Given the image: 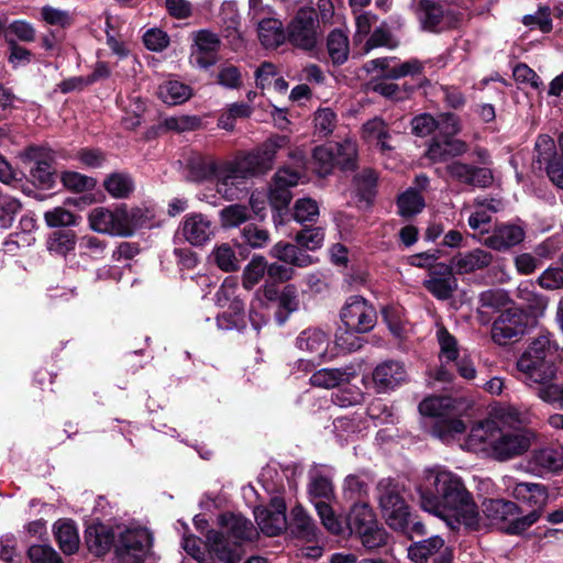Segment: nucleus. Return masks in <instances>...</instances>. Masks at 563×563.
Wrapping results in <instances>:
<instances>
[{
    "label": "nucleus",
    "instance_id": "nucleus-33",
    "mask_svg": "<svg viewBox=\"0 0 563 563\" xmlns=\"http://www.w3.org/2000/svg\"><path fill=\"white\" fill-rule=\"evenodd\" d=\"M54 534L63 553L70 555L79 549V534L73 521H57L54 526Z\"/></svg>",
    "mask_w": 563,
    "mask_h": 563
},
{
    "label": "nucleus",
    "instance_id": "nucleus-53",
    "mask_svg": "<svg viewBox=\"0 0 563 563\" xmlns=\"http://www.w3.org/2000/svg\"><path fill=\"white\" fill-rule=\"evenodd\" d=\"M437 338L440 345V358L448 362L456 361L459 356L456 339L444 327L438 329Z\"/></svg>",
    "mask_w": 563,
    "mask_h": 563
},
{
    "label": "nucleus",
    "instance_id": "nucleus-6",
    "mask_svg": "<svg viewBox=\"0 0 563 563\" xmlns=\"http://www.w3.org/2000/svg\"><path fill=\"white\" fill-rule=\"evenodd\" d=\"M419 412L434 419L432 434L444 442L465 431V423L456 417L450 397H428L419 405Z\"/></svg>",
    "mask_w": 563,
    "mask_h": 563
},
{
    "label": "nucleus",
    "instance_id": "nucleus-50",
    "mask_svg": "<svg viewBox=\"0 0 563 563\" xmlns=\"http://www.w3.org/2000/svg\"><path fill=\"white\" fill-rule=\"evenodd\" d=\"M344 498L354 503L364 501L368 495V483L356 475H349L343 485Z\"/></svg>",
    "mask_w": 563,
    "mask_h": 563
},
{
    "label": "nucleus",
    "instance_id": "nucleus-54",
    "mask_svg": "<svg viewBox=\"0 0 563 563\" xmlns=\"http://www.w3.org/2000/svg\"><path fill=\"white\" fill-rule=\"evenodd\" d=\"M217 82L227 89H240L243 85L241 70L231 64H223L219 67Z\"/></svg>",
    "mask_w": 563,
    "mask_h": 563
},
{
    "label": "nucleus",
    "instance_id": "nucleus-8",
    "mask_svg": "<svg viewBox=\"0 0 563 563\" xmlns=\"http://www.w3.org/2000/svg\"><path fill=\"white\" fill-rule=\"evenodd\" d=\"M404 488L391 478H383L376 487L377 500L386 523L396 531H407L409 507L404 498Z\"/></svg>",
    "mask_w": 563,
    "mask_h": 563
},
{
    "label": "nucleus",
    "instance_id": "nucleus-16",
    "mask_svg": "<svg viewBox=\"0 0 563 563\" xmlns=\"http://www.w3.org/2000/svg\"><path fill=\"white\" fill-rule=\"evenodd\" d=\"M258 529L267 537L279 536L287 529L286 504L282 498H273L267 506L254 509Z\"/></svg>",
    "mask_w": 563,
    "mask_h": 563
},
{
    "label": "nucleus",
    "instance_id": "nucleus-35",
    "mask_svg": "<svg viewBox=\"0 0 563 563\" xmlns=\"http://www.w3.org/2000/svg\"><path fill=\"white\" fill-rule=\"evenodd\" d=\"M516 297L527 305V308L536 314H542L548 308L549 300L545 296L537 292L531 283L519 284L516 289Z\"/></svg>",
    "mask_w": 563,
    "mask_h": 563
},
{
    "label": "nucleus",
    "instance_id": "nucleus-14",
    "mask_svg": "<svg viewBox=\"0 0 563 563\" xmlns=\"http://www.w3.org/2000/svg\"><path fill=\"white\" fill-rule=\"evenodd\" d=\"M190 64L200 69H208L219 62L221 48L220 36L208 29L191 34Z\"/></svg>",
    "mask_w": 563,
    "mask_h": 563
},
{
    "label": "nucleus",
    "instance_id": "nucleus-9",
    "mask_svg": "<svg viewBox=\"0 0 563 563\" xmlns=\"http://www.w3.org/2000/svg\"><path fill=\"white\" fill-rule=\"evenodd\" d=\"M346 526L367 549H377L386 544L387 532L379 526L373 508L366 501L353 504L346 517Z\"/></svg>",
    "mask_w": 563,
    "mask_h": 563
},
{
    "label": "nucleus",
    "instance_id": "nucleus-48",
    "mask_svg": "<svg viewBox=\"0 0 563 563\" xmlns=\"http://www.w3.org/2000/svg\"><path fill=\"white\" fill-rule=\"evenodd\" d=\"M397 205L399 214L412 217L423 209L424 200L418 191L409 189L399 196Z\"/></svg>",
    "mask_w": 563,
    "mask_h": 563
},
{
    "label": "nucleus",
    "instance_id": "nucleus-57",
    "mask_svg": "<svg viewBox=\"0 0 563 563\" xmlns=\"http://www.w3.org/2000/svg\"><path fill=\"white\" fill-rule=\"evenodd\" d=\"M60 180L67 189L76 192L91 190L97 185V181L93 178L85 176L77 172L63 173Z\"/></svg>",
    "mask_w": 563,
    "mask_h": 563
},
{
    "label": "nucleus",
    "instance_id": "nucleus-25",
    "mask_svg": "<svg viewBox=\"0 0 563 563\" xmlns=\"http://www.w3.org/2000/svg\"><path fill=\"white\" fill-rule=\"evenodd\" d=\"M330 338L327 332L318 328H309L299 333L296 346L313 358L322 360L329 346Z\"/></svg>",
    "mask_w": 563,
    "mask_h": 563
},
{
    "label": "nucleus",
    "instance_id": "nucleus-51",
    "mask_svg": "<svg viewBox=\"0 0 563 563\" xmlns=\"http://www.w3.org/2000/svg\"><path fill=\"white\" fill-rule=\"evenodd\" d=\"M363 133L366 139L376 140L383 151L390 150V146L386 143V140L389 137L388 130L382 119L374 118L368 120L363 125Z\"/></svg>",
    "mask_w": 563,
    "mask_h": 563
},
{
    "label": "nucleus",
    "instance_id": "nucleus-42",
    "mask_svg": "<svg viewBox=\"0 0 563 563\" xmlns=\"http://www.w3.org/2000/svg\"><path fill=\"white\" fill-rule=\"evenodd\" d=\"M328 52L334 64H343L349 56V40L341 30H333L328 36Z\"/></svg>",
    "mask_w": 563,
    "mask_h": 563
},
{
    "label": "nucleus",
    "instance_id": "nucleus-31",
    "mask_svg": "<svg viewBox=\"0 0 563 563\" xmlns=\"http://www.w3.org/2000/svg\"><path fill=\"white\" fill-rule=\"evenodd\" d=\"M257 35L261 44L266 48H276L286 40V31L280 20L275 16L258 23Z\"/></svg>",
    "mask_w": 563,
    "mask_h": 563
},
{
    "label": "nucleus",
    "instance_id": "nucleus-7",
    "mask_svg": "<svg viewBox=\"0 0 563 563\" xmlns=\"http://www.w3.org/2000/svg\"><path fill=\"white\" fill-rule=\"evenodd\" d=\"M482 511L492 525L498 526L508 534H521L538 521V512L520 516V509L514 501L486 499Z\"/></svg>",
    "mask_w": 563,
    "mask_h": 563
},
{
    "label": "nucleus",
    "instance_id": "nucleus-12",
    "mask_svg": "<svg viewBox=\"0 0 563 563\" xmlns=\"http://www.w3.org/2000/svg\"><path fill=\"white\" fill-rule=\"evenodd\" d=\"M527 317L517 309L503 311L493 322L490 336L495 344L506 346L518 342L526 333Z\"/></svg>",
    "mask_w": 563,
    "mask_h": 563
},
{
    "label": "nucleus",
    "instance_id": "nucleus-15",
    "mask_svg": "<svg viewBox=\"0 0 563 563\" xmlns=\"http://www.w3.org/2000/svg\"><path fill=\"white\" fill-rule=\"evenodd\" d=\"M344 325L354 332H368L376 323V311L361 296H351L341 310Z\"/></svg>",
    "mask_w": 563,
    "mask_h": 563
},
{
    "label": "nucleus",
    "instance_id": "nucleus-39",
    "mask_svg": "<svg viewBox=\"0 0 563 563\" xmlns=\"http://www.w3.org/2000/svg\"><path fill=\"white\" fill-rule=\"evenodd\" d=\"M103 186L108 194L117 199L126 198L134 190V183L130 175L124 173H113L109 175Z\"/></svg>",
    "mask_w": 563,
    "mask_h": 563
},
{
    "label": "nucleus",
    "instance_id": "nucleus-46",
    "mask_svg": "<svg viewBox=\"0 0 563 563\" xmlns=\"http://www.w3.org/2000/svg\"><path fill=\"white\" fill-rule=\"evenodd\" d=\"M319 205L311 198H300L294 205V219L298 223H314L319 218Z\"/></svg>",
    "mask_w": 563,
    "mask_h": 563
},
{
    "label": "nucleus",
    "instance_id": "nucleus-5",
    "mask_svg": "<svg viewBox=\"0 0 563 563\" xmlns=\"http://www.w3.org/2000/svg\"><path fill=\"white\" fill-rule=\"evenodd\" d=\"M142 212L140 209H128L125 205L109 209L96 207L88 213L89 228L99 233L110 236H132L135 229L141 224Z\"/></svg>",
    "mask_w": 563,
    "mask_h": 563
},
{
    "label": "nucleus",
    "instance_id": "nucleus-64",
    "mask_svg": "<svg viewBox=\"0 0 563 563\" xmlns=\"http://www.w3.org/2000/svg\"><path fill=\"white\" fill-rule=\"evenodd\" d=\"M538 285L545 290L563 288V268L549 267L537 279Z\"/></svg>",
    "mask_w": 563,
    "mask_h": 563
},
{
    "label": "nucleus",
    "instance_id": "nucleus-10",
    "mask_svg": "<svg viewBox=\"0 0 563 563\" xmlns=\"http://www.w3.org/2000/svg\"><path fill=\"white\" fill-rule=\"evenodd\" d=\"M536 440V433L526 428L498 424L493 459L505 462L525 454Z\"/></svg>",
    "mask_w": 563,
    "mask_h": 563
},
{
    "label": "nucleus",
    "instance_id": "nucleus-29",
    "mask_svg": "<svg viewBox=\"0 0 563 563\" xmlns=\"http://www.w3.org/2000/svg\"><path fill=\"white\" fill-rule=\"evenodd\" d=\"M287 528L297 538L307 541L317 539L318 528L316 522L301 506H296L291 509L290 521L289 523L287 522Z\"/></svg>",
    "mask_w": 563,
    "mask_h": 563
},
{
    "label": "nucleus",
    "instance_id": "nucleus-17",
    "mask_svg": "<svg viewBox=\"0 0 563 563\" xmlns=\"http://www.w3.org/2000/svg\"><path fill=\"white\" fill-rule=\"evenodd\" d=\"M498 424L495 420L476 423L461 444L462 449L474 453H483L493 459V446L496 442Z\"/></svg>",
    "mask_w": 563,
    "mask_h": 563
},
{
    "label": "nucleus",
    "instance_id": "nucleus-40",
    "mask_svg": "<svg viewBox=\"0 0 563 563\" xmlns=\"http://www.w3.org/2000/svg\"><path fill=\"white\" fill-rule=\"evenodd\" d=\"M534 153L533 166L540 170L559 157L554 140L549 135H540L537 139Z\"/></svg>",
    "mask_w": 563,
    "mask_h": 563
},
{
    "label": "nucleus",
    "instance_id": "nucleus-19",
    "mask_svg": "<svg viewBox=\"0 0 563 563\" xmlns=\"http://www.w3.org/2000/svg\"><path fill=\"white\" fill-rule=\"evenodd\" d=\"M449 264L438 263L429 272V278L423 282V286L438 300H448L459 286Z\"/></svg>",
    "mask_w": 563,
    "mask_h": 563
},
{
    "label": "nucleus",
    "instance_id": "nucleus-3",
    "mask_svg": "<svg viewBox=\"0 0 563 563\" xmlns=\"http://www.w3.org/2000/svg\"><path fill=\"white\" fill-rule=\"evenodd\" d=\"M222 531L210 530L206 545L223 563H240L246 543L255 542L258 530L253 522L239 514L227 512L219 517Z\"/></svg>",
    "mask_w": 563,
    "mask_h": 563
},
{
    "label": "nucleus",
    "instance_id": "nucleus-28",
    "mask_svg": "<svg viewBox=\"0 0 563 563\" xmlns=\"http://www.w3.org/2000/svg\"><path fill=\"white\" fill-rule=\"evenodd\" d=\"M467 150V144L462 140L452 137L434 139L429 145L427 156L432 162H445L463 155Z\"/></svg>",
    "mask_w": 563,
    "mask_h": 563
},
{
    "label": "nucleus",
    "instance_id": "nucleus-47",
    "mask_svg": "<svg viewBox=\"0 0 563 563\" xmlns=\"http://www.w3.org/2000/svg\"><path fill=\"white\" fill-rule=\"evenodd\" d=\"M333 147L338 166L343 169H352L355 167L357 147L354 141L344 140L342 143L333 144Z\"/></svg>",
    "mask_w": 563,
    "mask_h": 563
},
{
    "label": "nucleus",
    "instance_id": "nucleus-49",
    "mask_svg": "<svg viewBox=\"0 0 563 563\" xmlns=\"http://www.w3.org/2000/svg\"><path fill=\"white\" fill-rule=\"evenodd\" d=\"M314 131L319 136L327 137L335 129L336 113L331 108H320L314 112Z\"/></svg>",
    "mask_w": 563,
    "mask_h": 563
},
{
    "label": "nucleus",
    "instance_id": "nucleus-58",
    "mask_svg": "<svg viewBox=\"0 0 563 563\" xmlns=\"http://www.w3.org/2000/svg\"><path fill=\"white\" fill-rule=\"evenodd\" d=\"M295 240L299 246L316 251L323 244L324 232L321 228H306L296 234Z\"/></svg>",
    "mask_w": 563,
    "mask_h": 563
},
{
    "label": "nucleus",
    "instance_id": "nucleus-55",
    "mask_svg": "<svg viewBox=\"0 0 563 563\" xmlns=\"http://www.w3.org/2000/svg\"><path fill=\"white\" fill-rule=\"evenodd\" d=\"M314 507L323 527L333 534L343 532V526L333 509L325 501H316Z\"/></svg>",
    "mask_w": 563,
    "mask_h": 563
},
{
    "label": "nucleus",
    "instance_id": "nucleus-23",
    "mask_svg": "<svg viewBox=\"0 0 563 563\" xmlns=\"http://www.w3.org/2000/svg\"><path fill=\"white\" fill-rule=\"evenodd\" d=\"M407 372L404 364L396 361H385L373 372V382L380 393H386L406 382Z\"/></svg>",
    "mask_w": 563,
    "mask_h": 563
},
{
    "label": "nucleus",
    "instance_id": "nucleus-41",
    "mask_svg": "<svg viewBox=\"0 0 563 563\" xmlns=\"http://www.w3.org/2000/svg\"><path fill=\"white\" fill-rule=\"evenodd\" d=\"M29 156L35 159V165L31 168L33 180L42 186H51L54 183V170L51 165V159L47 157L40 158L36 148H30Z\"/></svg>",
    "mask_w": 563,
    "mask_h": 563
},
{
    "label": "nucleus",
    "instance_id": "nucleus-52",
    "mask_svg": "<svg viewBox=\"0 0 563 563\" xmlns=\"http://www.w3.org/2000/svg\"><path fill=\"white\" fill-rule=\"evenodd\" d=\"M212 257L217 266L224 272L239 269V260L229 244L223 243L217 246L212 252Z\"/></svg>",
    "mask_w": 563,
    "mask_h": 563
},
{
    "label": "nucleus",
    "instance_id": "nucleus-36",
    "mask_svg": "<svg viewBox=\"0 0 563 563\" xmlns=\"http://www.w3.org/2000/svg\"><path fill=\"white\" fill-rule=\"evenodd\" d=\"M531 463L542 471L558 472L563 468V453L553 448L536 450L532 453Z\"/></svg>",
    "mask_w": 563,
    "mask_h": 563
},
{
    "label": "nucleus",
    "instance_id": "nucleus-22",
    "mask_svg": "<svg viewBox=\"0 0 563 563\" xmlns=\"http://www.w3.org/2000/svg\"><path fill=\"white\" fill-rule=\"evenodd\" d=\"M493 263V254L483 249H474L455 254L449 266L457 275L472 274L488 267Z\"/></svg>",
    "mask_w": 563,
    "mask_h": 563
},
{
    "label": "nucleus",
    "instance_id": "nucleus-62",
    "mask_svg": "<svg viewBox=\"0 0 563 563\" xmlns=\"http://www.w3.org/2000/svg\"><path fill=\"white\" fill-rule=\"evenodd\" d=\"M220 23L227 35L236 32L240 25V14L236 4L232 1L223 2L220 9Z\"/></svg>",
    "mask_w": 563,
    "mask_h": 563
},
{
    "label": "nucleus",
    "instance_id": "nucleus-13",
    "mask_svg": "<svg viewBox=\"0 0 563 563\" xmlns=\"http://www.w3.org/2000/svg\"><path fill=\"white\" fill-rule=\"evenodd\" d=\"M152 545V537L146 529H128L120 534L115 547L119 563H141Z\"/></svg>",
    "mask_w": 563,
    "mask_h": 563
},
{
    "label": "nucleus",
    "instance_id": "nucleus-63",
    "mask_svg": "<svg viewBox=\"0 0 563 563\" xmlns=\"http://www.w3.org/2000/svg\"><path fill=\"white\" fill-rule=\"evenodd\" d=\"M27 555L32 563H63L62 558L49 545H32L27 551Z\"/></svg>",
    "mask_w": 563,
    "mask_h": 563
},
{
    "label": "nucleus",
    "instance_id": "nucleus-43",
    "mask_svg": "<svg viewBox=\"0 0 563 563\" xmlns=\"http://www.w3.org/2000/svg\"><path fill=\"white\" fill-rule=\"evenodd\" d=\"M219 218L223 228H236L251 219V212L247 206L234 203L223 208Z\"/></svg>",
    "mask_w": 563,
    "mask_h": 563
},
{
    "label": "nucleus",
    "instance_id": "nucleus-2",
    "mask_svg": "<svg viewBox=\"0 0 563 563\" xmlns=\"http://www.w3.org/2000/svg\"><path fill=\"white\" fill-rule=\"evenodd\" d=\"M285 135H274L256 148L221 165L218 172V192L233 200L241 192L240 186L249 178L266 174L272 169L278 150L287 145Z\"/></svg>",
    "mask_w": 563,
    "mask_h": 563
},
{
    "label": "nucleus",
    "instance_id": "nucleus-32",
    "mask_svg": "<svg viewBox=\"0 0 563 563\" xmlns=\"http://www.w3.org/2000/svg\"><path fill=\"white\" fill-rule=\"evenodd\" d=\"M157 96L166 104H181L192 97V88L177 79H168L158 86Z\"/></svg>",
    "mask_w": 563,
    "mask_h": 563
},
{
    "label": "nucleus",
    "instance_id": "nucleus-1",
    "mask_svg": "<svg viewBox=\"0 0 563 563\" xmlns=\"http://www.w3.org/2000/svg\"><path fill=\"white\" fill-rule=\"evenodd\" d=\"M421 507L443 519L449 527L464 526L478 530L481 516L463 479L455 473L435 466L423 471L418 487Z\"/></svg>",
    "mask_w": 563,
    "mask_h": 563
},
{
    "label": "nucleus",
    "instance_id": "nucleus-56",
    "mask_svg": "<svg viewBox=\"0 0 563 563\" xmlns=\"http://www.w3.org/2000/svg\"><path fill=\"white\" fill-rule=\"evenodd\" d=\"M238 289H239V284L235 278H233V277L225 278L223 284L221 285V287L216 292V296H214L216 303L222 308L225 306H228V309L232 308L234 305V301H242L236 295Z\"/></svg>",
    "mask_w": 563,
    "mask_h": 563
},
{
    "label": "nucleus",
    "instance_id": "nucleus-34",
    "mask_svg": "<svg viewBox=\"0 0 563 563\" xmlns=\"http://www.w3.org/2000/svg\"><path fill=\"white\" fill-rule=\"evenodd\" d=\"M352 376H354V373L347 369L322 368L314 372L309 382L314 387L330 389L340 386L342 383H349Z\"/></svg>",
    "mask_w": 563,
    "mask_h": 563
},
{
    "label": "nucleus",
    "instance_id": "nucleus-20",
    "mask_svg": "<svg viewBox=\"0 0 563 563\" xmlns=\"http://www.w3.org/2000/svg\"><path fill=\"white\" fill-rule=\"evenodd\" d=\"M300 174L289 167L279 168L273 176L269 186L268 199L273 208H286L291 198L290 189L298 185Z\"/></svg>",
    "mask_w": 563,
    "mask_h": 563
},
{
    "label": "nucleus",
    "instance_id": "nucleus-18",
    "mask_svg": "<svg viewBox=\"0 0 563 563\" xmlns=\"http://www.w3.org/2000/svg\"><path fill=\"white\" fill-rule=\"evenodd\" d=\"M408 556L415 563H428L429 559L432 563H452V553L439 536L412 543L408 548Z\"/></svg>",
    "mask_w": 563,
    "mask_h": 563
},
{
    "label": "nucleus",
    "instance_id": "nucleus-44",
    "mask_svg": "<svg viewBox=\"0 0 563 563\" xmlns=\"http://www.w3.org/2000/svg\"><path fill=\"white\" fill-rule=\"evenodd\" d=\"M314 170L319 176L329 175L334 166H338L334 157L333 144L321 145L314 148L312 154Z\"/></svg>",
    "mask_w": 563,
    "mask_h": 563
},
{
    "label": "nucleus",
    "instance_id": "nucleus-45",
    "mask_svg": "<svg viewBox=\"0 0 563 563\" xmlns=\"http://www.w3.org/2000/svg\"><path fill=\"white\" fill-rule=\"evenodd\" d=\"M46 245L51 253L65 256L75 249L76 235L73 232L56 231L49 235Z\"/></svg>",
    "mask_w": 563,
    "mask_h": 563
},
{
    "label": "nucleus",
    "instance_id": "nucleus-4",
    "mask_svg": "<svg viewBox=\"0 0 563 563\" xmlns=\"http://www.w3.org/2000/svg\"><path fill=\"white\" fill-rule=\"evenodd\" d=\"M558 344L553 335L544 332L534 338L519 356L516 367L520 379L528 386L545 387L558 376L555 357Z\"/></svg>",
    "mask_w": 563,
    "mask_h": 563
},
{
    "label": "nucleus",
    "instance_id": "nucleus-59",
    "mask_svg": "<svg viewBox=\"0 0 563 563\" xmlns=\"http://www.w3.org/2000/svg\"><path fill=\"white\" fill-rule=\"evenodd\" d=\"M44 220L49 228L70 227L77 224V217L63 207H56L44 213Z\"/></svg>",
    "mask_w": 563,
    "mask_h": 563
},
{
    "label": "nucleus",
    "instance_id": "nucleus-60",
    "mask_svg": "<svg viewBox=\"0 0 563 563\" xmlns=\"http://www.w3.org/2000/svg\"><path fill=\"white\" fill-rule=\"evenodd\" d=\"M423 68L424 64L417 58H411L404 63H399L396 59V64L393 66V69L387 74V79L396 80L407 76L413 77L416 75H420L423 71Z\"/></svg>",
    "mask_w": 563,
    "mask_h": 563
},
{
    "label": "nucleus",
    "instance_id": "nucleus-26",
    "mask_svg": "<svg viewBox=\"0 0 563 563\" xmlns=\"http://www.w3.org/2000/svg\"><path fill=\"white\" fill-rule=\"evenodd\" d=\"M525 239V231L515 224H503L485 239L484 244L496 251H505L521 243Z\"/></svg>",
    "mask_w": 563,
    "mask_h": 563
},
{
    "label": "nucleus",
    "instance_id": "nucleus-37",
    "mask_svg": "<svg viewBox=\"0 0 563 563\" xmlns=\"http://www.w3.org/2000/svg\"><path fill=\"white\" fill-rule=\"evenodd\" d=\"M217 325L220 330L242 331L246 327L243 301H234L232 308L217 317Z\"/></svg>",
    "mask_w": 563,
    "mask_h": 563
},
{
    "label": "nucleus",
    "instance_id": "nucleus-21",
    "mask_svg": "<svg viewBox=\"0 0 563 563\" xmlns=\"http://www.w3.org/2000/svg\"><path fill=\"white\" fill-rule=\"evenodd\" d=\"M180 231L188 243L194 246H202L213 236L214 227L207 216L194 212L185 216Z\"/></svg>",
    "mask_w": 563,
    "mask_h": 563
},
{
    "label": "nucleus",
    "instance_id": "nucleus-38",
    "mask_svg": "<svg viewBox=\"0 0 563 563\" xmlns=\"http://www.w3.org/2000/svg\"><path fill=\"white\" fill-rule=\"evenodd\" d=\"M479 307L477 314L482 323H486L488 318L484 317L483 308L499 310L506 307L510 302L508 294L503 289H488L479 294L478 296Z\"/></svg>",
    "mask_w": 563,
    "mask_h": 563
},
{
    "label": "nucleus",
    "instance_id": "nucleus-27",
    "mask_svg": "<svg viewBox=\"0 0 563 563\" xmlns=\"http://www.w3.org/2000/svg\"><path fill=\"white\" fill-rule=\"evenodd\" d=\"M85 542L90 553L102 556L112 548L114 533L111 528L102 523L91 525L86 529Z\"/></svg>",
    "mask_w": 563,
    "mask_h": 563
},
{
    "label": "nucleus",
    "instance_id": "nucleus-24",
    "mask_svg": "<svg viewBox=\"0 0 563 563\" xmlns=\"http://www.w3.org/2000/svg\"><path fill=\"white\" fill-rule=\"evenodd\" d=\"M508 488L511 489V495L517 500L527 503L533 507L530 512H538V520L541 518L549 497L548 489L544 485L520 482L508 486Z\"/></svg>",
    "mask_w": 563,
    "mask_h": 563
},
{
    "label": "nucleus",
    "instance_id": "nucleus-11",
    "mask_svg": "<svg viewBox=\"0 0 563 563\" xmlns=\"http://www.w3.org/2000/svg\"><path fill=\"white\" fill-rule=\"evenodd\" d=\"M285 31L286 38L294 46L305 51L313 49L320 38L319 23L314 10L307 7L300 8Z\"/></svg>",
    "mask_w": 563,
    "mask_h": 563
},
{
    "label": "nucleus",
    "instance_id": "nucleus-30",
    "mask_svg": "<svg viewBox=\"0 0 563 563\" xmlns=\"http://www.w3.org/2000/svg\"><path fill=\"white\" fill-rule=\"evenodd\" d=\"M269 253L273 257L297 267H307L313 263L312 256L300 250L298 244L278 242Z\"/></svg>",
    "mask_w": 563,
    "mask_h": 563
},
{
    "label": "nucleus",
    "instance_id": "nucleus-61",
    "mask_svg": "<svg viewBox=\"0 0 563 563\" xmlns=\"http://www.w3.org/2000/svg\"><path fill=\"white\" fill-rule=\"evenodd\" d=\"M221 166H217L213 162L200 161L191 164L187 175V179L195 183H201L214 176L218 179V172ZM218 187V184L216 185Z\"/></svg>",
    "mask_w": 563,
    "mask_h": 563
}]
</instances>
